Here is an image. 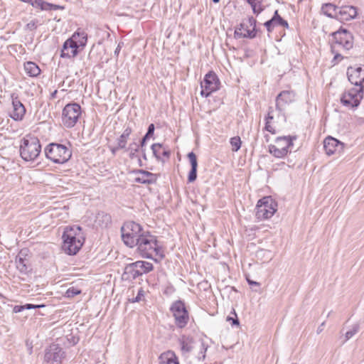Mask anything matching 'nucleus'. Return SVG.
<instances>
[{"label": "nucleus", "mask_w": 364, "mask_h": 364, "mask_svg": "<svg viewBox=\"0 0 364 364\" xmlns=\"http://www.w3.org/2000/svg\"><path fill=\"white\" fill-rule=\"evenodd\" d=\"M82 114V109L76 102L68 103L65 106L62 112V122L67 128L73 127L77 122Z\"/></svg>", "instance_id": "10"}, {"label": "nucleus", "mask_w": 364, "mask_h": 364, "mask_svg": "<svg viewBox=\"0 0 364 364\" xmlns=\"http://www.w3.org/2000/svg\"><path fill=\"white\" fill-rule=\"evenodd\" d=\"M237 28H241V31L245 30V31H247V29H249L248 26L245 24L244 22L240 23V25L237 26Z\"/></svg>", "instance_id": "53"}, {"label": "nucleus", "mask_w": 364, "mask_h": 364, "mask_svg": "<svg viewBox=\"0 0 364 364\" xmlns=\"http://www.w3.org/2000/svg\"><path fill=\"white\" fill-rule=\"evenodd\" d=\"M30 4L35 9L47 11L48 2L43 0H32Z\"/></svg>", "instance_id": "33"}, {"label": "nucleus", "mask_w": 364, "mask_h": 364, "mask_svg": "<svg viewBox=\"0 0 364 364\" xmlns=\"http://www.w3.org/2000/svg\"><path fill=\"white\" fill-rule=\"evenodd\" d=\"M65 358V352L63 348L55 343L50 344L45 349L44 362L48 363H61Z\"/></svg>", "instance_id": "14"}, {"label": "nucleus", "mask_w": 364, "mask_h": 364, "mask_svg": "<svg viewBox=\"0 0 364 364\" xmlns=\"http://www.w3.org/2000/svg\"><path fill=\"white\" fill-rule=\"evenodd\" d=\"M22 306L23 307V310L25 309H39V308H42V307H45L46 306L44 304H39V305H35V304H26L25 305H22Z\"/></svg>", "instance_id": "45"}, {"label": "nucleus", "mask_w": 364, "mask_h": 364, "mask_svg": "<svg viewBox=\"0 0 364 364\" xmlns=\"http://www.w3.org/2000/svg\"><path fill=\"white\" fill-rule=\"evenodd\" d=\"M173 364H180L179 361H178V358L176 357V358L175 359L174 362H173Z\"/></svg>", "instance_id": "62"}, {"label": "nucleus", "mask_w": 364, "mask_h": 364, "mask_svg": "<svg viewBox=\"0 0 364 364\" xmlns=\"http://www.w3.org/2000/svg\"><path fill=\"white\" fill-rule=\"evenodd\" d=\"M22 311H23L22 305H16L13 309V312L16 314L21 312Z\"/></svg>", "instance_id": "51"}, {"label": "nucleus", "mask_w": 364, "mask_h": 364, "mask_svg": "<svg viewBox=\"0 0 364 364\" xmlns=\"http://www.w3.org/2000/svg\"><path fill=\"white\" fill-rule=\"evenodd\" d=\"M360 330V324L355 323L353 325L352 328L348 331L345 334V341L351 338L354 335H355Z\"/></svg>", "instance_id": "37"}, {"label": "nucleus", "mask_w": 364, "mask_h": 364, "mask_svg": "<svg viewBox=\"0 0 364 364\" xmlns=\"http://www.w3.org/2000/svg\"><path fill=\"white\" fill-rule=\"evenodd\" d=\"M109 150L110 151L112 152V155L115 156L117 152L119 150V149H122V148H119V144H117V145L116 146H109Z\"/></svg>", "instance_id": "50"}, {"label": "nucleus", "mask_w": 364, "mask_h": 364, "mask_svg": "<svg viewBox=\"0 0 364 364\" xmlns=\"http://www.w3.org/2000/svg\"><path fill=\"white\" fill-rule=\"evenodd\" d=\"M279 17H281V16L279 14L278 10H276L271 19L276 21Z\"/></svg>", "instance_id": "55"}, {"label": "nucleus", "mask_w": 364, "mask_h": 364, "mask_svg": "<svg viewBox=\"0 0 364 364\" xmlns=\"http://www.w3.org/2000/svg\"><path fill=\"white\" fill-rule=\"evenodd\" d=\"M45 155L55 164H64L67 162L72 156V151L65 145L50 143L44 149Z\"/></svg>", "instance_id": "5"}, {"label": "nucleus", "mask_w": 364, "mask_h": 364, "mask_svg": "<svg viewBox=\"0 0 364 364\" xmlns=\"http://www.w3.org/2000/svg\"><path fill=\"white\" fill-rule=\"evenodd\" d=\"M280 26L284 27V28H289V23L288 22L284 19V21L280 23Z\"/></svg>", "instance_id": "59"}, {"label": "nucleus", "mask_w": 364, "mask_h": 364, "mask_svg": "<svg viewBox=\"0 0 364 364\" xmlns=\"http://www.w3.org/2000/svg\"><path fill=\"white\" fill-rule=\"evenodd\" d=\"M38 25V21L33 19L26 25V28L29 31H34L37 28Z\"/></svg>", "instance_id": "41"}, {"label": "nucleus", "mask_w": 364, "mask_h": 364, "mask_svg": "<svg viewBox=\"0 0 364 364\" xmlns=\"http://www.w3.org/2000/svg\"><path fill=\"white\" fill-rule=\"evenodd\" d=\"M335 53V55H334V58L333 59V62L336 61V60H341L343 59V56L339 54V53H336V52L334 53Z\"/></svg>", "instance_id": "56"}, {"label": "nucleus", "mask_w": 364, "mask_h": 364, "mask_svg": "<svg viewBox=\"0 0 364 364\" xmlns=\"http://www.w3.org/2000/svg\"><path fill=\"white\" fill-rule=\"evenodd\" d=\"M338 12L337 20L341 22L350 21L358 15L357 8L350 5L340 6Z\"/></svg>", "instance_id": "18"}, {"label": "nucleus", "mask_w": 364, "mask_h": 364, "mask_svg": "<svg viewBox=\"0 0 364 364\" xmlns=\"http://www.w3.org/2000/svg\"><path fill=\"white\" fill-rule=\"evenodd\" d=\"M80 226H68L65 228L62 239V249L69 255H76L83 245L85 239L81 235Z\"/></svg>", "instance_id": "2"}, {"label": "nucleus", "mask_w": 364, "mask_h": 364, "mask_svg": "<svg viewBox=\"0 0 364 364\" xmlns=\"http://www.w3.org/2000/svg\"><path fill=\"white\" fill-rule=\"evenodd\" d=\"M64 9L65 7L63 6L53 4L48 2L47 11L63 10Z\"/></svg>", "instance_id": "44"}, {"label": "nucleus", "mask_w": 364, "mask_h": 364, "mask_svg": "<svg viewBox=\"0 0 364 364\" xmlns=\"http://www.w3.org/2000/svg\"><path fill=\"white\" fill-rule=\"evenodd\" d=\"M284 21V18L282 17H279L274 23H276L277 26H280V23Z\"/></svg>", "instance_id": "61"}, {"label": "nucleus", "mask_w": 364, "mask_h": 364, "mask_svg": "<svg viewBox=\"0 0 364 364\" xmlns=\"http://www.w3.org/2000/svg\"><path fill=\"white\" fill-rule=\"evenodd\" d=\"M332 45L331 52L335 53L336 46H340L345 50H350L353 46V36L346 28H340L331 33Z\"/></svg>", "instance_id": "9"}, {"label": "nucleus", "mask_w": 364, "mask_h": 364, "mask_svg": "<svg viewBox=\"0 0 364 364\" xmlns=\"http://www.w3.org/2000/svg\"><path fill=\"white\" fill-rule=\"evenodd\" d=\"M231 314H233L234 315V317L231 316H228L226 318V321L231 323V325L233 326H239L240 325V321H239V319L237 318V314L235 311V309H232V311H231Z\"/></svg>", "instance_id": "38"}, {"label": "nucleus", "mask_w": 364, "mask_h": 364, "mask_svg": "<svg viewBox=\"0 0 364 364\" xmlns=\"http://www.w3.org/2000/svg\"><path fill=\"white\" fill-rule=\"evenodd\" d=\"M183 355H186L193 349L194 339L191 336L181 335L178 339Z\"/></svg>", "instance_id": "22"}, {"label": "nucleus", "mask_w": 364, "mask_h": 364, "mask_svg": "<svg viewBox=\"0 0 364 364\" xmlns=\"http://www.w3.org/2000/svg\"><path fill=\"white\" fill-rule=\"evenodd\" d=\"M245 33H242L241 31V28H235V32H234V37L236 39L245 38Z\"/></svg>", "instance_id": "46"}, {"label": "nucleus", "mask_w": 364, "mask_h": 364, "mask_svg": "<svg viewBox=\"0 0 364 364\" xmlns=\"http://www.w3.org/2000/svg\"><path fill=\"white\" fill-rule=\"evenodd\" d=\"M41 151L39 139L36 136H27L21 139L20 155L25 161H33Z\"/></svg>", "instance_id": "4"}, {"label": "nucleus", "mask_w": 364, "mask_h": 364, "mask_svg": "<svg viewBox=\"0 0 364 364\" xmlns=\"http://www.w3.org/2000/svg\"><path fill=\"white\" fill-rule=\"evenodd\" d=\"M272 112H273V109H272V107H270L269 108L268 113H270V114H272Z\"/></svg>", "instance_id": "63"}, {"label": "nucleus", "mask_w": 364, "mask_h": 364, "mask_svg": "<svg viewBox=\"0 0 364 364\" xmlns=\"http://www.w3.org/2000/svg\"><path fill=\"white\" fill-rule=\"evenodd\" d=\"M135 173L139 174V176L134 179V181L136 183L153 184L156 182L157 177L156 174L153 173L142 169L135 171Z\"/></svg>", "instance_id": "21"}, {"label": "nucleus", "mask_w": 364, "mask_h": 364, "mask_svg": "<svg viewBox=\"0 0 364 364\" xmlns=\"http://www.w3.org/2000/svg\"><path fill=\"white\" fill-rule=\"evenodd\" d=\"M326 324V322L323 321V323H321V324L318 327L317 330H316V333L317 334H320L323 330V326H325Z\"/></svg>", "instance_id": "54"}, {"label": "nucleus", "mask_w": 364, "mask_h": 364, "mask_svg": "<svg viewBox=\"0 0 364 364\" xmlns=\"http://www.w3.org/2000/svg\"><path fill=\"white\" fill-rule=\"evenodd\" d=\"M190 164H191V170L188 173V183L194 182L197 178V168H198V161L196 155L193 152H190L187 155Z\"/></svg>", "instance_id": "25"}, {"label": "nucleus", "mask_w": 364, "mask_h": 364, "mask_svg": "<svg viewBox=\"0 0 364 364\" xmlns=\"http://www.w3.org/2000/svg\"><path fill=\"white\" fill-rule=\"evenodd\" d=\"M24 70L26 73L31 77H36L41 74V69L38 65L32 61L24 63Z\"/></svg>", "instance_id": "27"}, {"label": "nucleus", "mask_w": 364, "mask_h": 364, "mask_svg": "<svg viewBox=\"0 0 364 364\" xmlns=\"http://www.w3.org/2000/svg\"><path fill=\"white\" fill-rule=\"evenodd\" d=\"M295 94L291 90L282 91L276 97V109L282 112L286 105L294 102Z\"/></svg>", "instance_id": "17"}, {"label": "nucleus", "mask_w": 364, "mask_h": 364, "mask_svg": "<svg viewBox=\"0 0 364 364\" xmlns=\"http://www.w3.org/2000/svg\"><path fill=\"white\" fill-rule=\"evenodd\" d=\"M247 282L248 283L249 285L250 286H257V287H259L260 286V284L257 282H255L253 280H251L250 279H247Z\"/></svg>", "instance_id": "52"}, {"label": "nucleus", "mask_w": 364, "mask_h": 364, "mask_svg": "<svg viewBox=\"0 0 364 364\" xmlns=\"http://www.w3.org/2000/svg\"><path fill=\"white\" fill-rule=\"evenodd\" d=\"M296 136H279L275 140V144L269 145V151L277 158H283L291 150L289 149L294 145V140Z\"/></svg>", "instance_id": "6"}, {"label": "nucleus", "mask_w": 364, "mask_h": 364, "mask_svg": "<svg viewBox=\"0 0 364 364\" xmlns=\"http://www.w3.org/2000/svg\"><path fill=\"white\" fill-rule=\"evenodd\" d=\"M144 232L141 225L134 221H127L121 228L122 239L129 247H136L137 241Z\"/></svg>", "instance_id": "3"}, {"label": "nucleus", "mask_w": 364, "mask_h": 364, "mask_svg": "<svg viewBox=\"0 0 364 364\" xmlns=\"http://www.w3.org/2000/svg\"><path fill=\"white\" fill-rule=\"evenodd\" d=\"M121 44H123V43H119L118 44V46H117V48H116V49H115V50H114V54H115L116 55H119V53L120 49H121V48H122V45H121Z\"/></svg>", "instance_id": "58"}, {"label": "nucleus", "mask_w": 364, "mask_h": 364, "mask_svg": "<svg viewBox=\"0 0 364 364\" xmlns=\"http://www.w3.org/2000/svg\"><path fill=\"white\" fill-rule=\"evenodd\" d=\"M80 293H81L80 290H79L75 287H70L66 291L65 296L68 298H73L75 296L80 294Z\"/></svg>", "instance_id": "39"}, {"label": "nucleus", "mask_w": 364, "mask_h": 364, "mask_svg": "<svg viewBox=\"0 0 364 364\" xmlns=\"http://www.w3.org/2000/svg\"><path fill=\"white\" fill-rule=\"evenodd\" d=\"M266 138V141H269V135H265L264 136Z\"/></svg>", "instance_id": "64"}, {"label": "nucleus", "mask_w": 364, "mask_h": 364, "mask_svg": "<svg viewBox=\"0 0 364 364\" xmlns=\"http://www.w3.org/2000/svg\"><path fill=\"white\" fill-rule=\"evenodd\" d=\"M220 81L218 75L213 71H209L200 82V95L203 97H208L213 92L220 89Z\"/></svg>", "instance_id": "11"}, {"label": "nucleus", "mask_w": 364, "mask_h": 364, "mask_svg": "<svg viewBox=\"0 0 364 364\" xmlns=\"http://www.w3.org/2000/svg\"><path fill=\"white\" fill-rule=\"evenodd\" d=\"M154 156L158 161L164 163L165 161L162 156L168 159L171 156V151L164 147V145L160 143L153 144L151 146Z\"/></svg>", "instance_id": "20"}, {"label": "nucleus", "mask_w": 364, "mask_h": 364, "mask_svg": "<svg viewBox=\"0 0 364 364\" xmlns=\"http://www.w3.org/2000/svg\"><path fill=\"white\" fill-rule=\"evenodd\" d=\"M65 41L64 42V43L63 45V48L61 50V53H60L61 58H73L77 55L73 54V48L67 46L66 49H65Z\"/></svg>", "instance_id": "36"}, {"label": "nucleus", "mask_w": 364, "mask_h": 364, "mask_svg": "<svg viewBox=\"0 0 364 364\" xmlns=\"http://www.w3.org/2000/svg\"><path fill=\"white\" fill-rule=\"evenodd\" d=\"M154 130H155L154 124H150L148 127L146 133L145 134V135L142 137V139L139 141L141 148H143L146 145V141L153 136V135L154 134Z\"/></svg>", "instance_id": "32"}, {"label": "nucleus", "mask_w": 364, "mask_h": 364, "mask_svg": "<svg viewBox=\"0 0 364 364\" xmlns=\"http://www.w3.org/2000/svg\"><path fill=\"white\" fill-rule=\"evenodd\" d=\"M247 22L249 26L252 27V29H257V20L253 16L249 17Z\"/></svg>", "instance_id": "47"}, {"label": "nucleus", "mask_w": 364, "mask_h": 364, "mask_svg": "<svg viewBox=\"0 0 364 364\" xmlns=\"http://www.w3.org/2000/svg\"><path fill=\"white\" fill-rule=\"evenodd\" d=\"M176 357V355L172 350H168L163 353L159 356L160 364H173Z\"/></svg>", "instance_id": "30"}, {"label": "nucleus", "mask_w": 364, "mask_h": 364, "mask_svg": "<svg viewBox=\"0 0 364 364\" xmlns=\"http://www.w3.org/2000/svg\"><path fill=\"white\" fill-rule=\"evenodd\" d=\"M170 311L174 318V323L178 328H185L189 321V313L182 300L173 301L170 306Z\"/></svg>", "instance_id": "7"}, {"label": "nucleus", "mask_w": 364, "mask_h": 364, "mask_svg": "<svg viewBox=\"0 0 364 364\" xmlns=\"http://www.w3.org/2000/svg\"><path fill=\"white\" fill-rule=\"evenodd\" d=\"M343 144L338 139L328 136L323 141V148L327 155L330 156L333 154L338 150L342 149Z\"/></svg>", "instance_id": "19"}, {"label": "nucleus", "mask_w": 364, "mask_h": 364, "mask_svg": "<svg viewBox=\"0 0 364 364\" xmlns=\"http://www.w3.org/2000/svg\"><path fill=\"white\" fill-rule=\"evenodd\" d=\"M270 122H266L264 126V130L270 132L272 134H276V130L272 127Z\"/></svg>", "instance_id": "48"}, {"label": "nucleus", "mask_w": 364, "mask_h": 364, "mask_svg": "<svg viewBox=\"0 0 364 364\" xmlns=\"http://www.w3.org/2000/svg\"><path fill=\"white\" fill-rule=\"evenodd\" d=\"M17 269L23 274H28L32 271L31 264L28 259L21 256V252L16 257Z\"/></svg>", "instance_id": "24"}, {"label": "nucleus", "mask_w": 364, "mask_h": 364, "mask_svg": "<svg viewBox=\"0 0 364 364\" xmlns=\"http://www.w3.org/2000/svg\"><path fill=\"white\" fill-rule=\"evenodd\" d=\"M11 99L13 106V111L10 117L15 121H21L26 114V108L19 100L18 96L16 93L11 95Z\"/></svg>", "instance_id": "16"}, {"label": "nucleus", "mask_w": 364, "mask_h": 364, "mask_svg": "<svg viewBox=\"0 0 364 364\" xmlns=\"http://www.w3.org/2000/svg\"><path fill=\"white\" fill-rule=\"evenodd\" d=\"M137 265L136 262L127 264L122 274V279L125 281H132L139 277V274Z\"/></svg>", "instance_id": "23"}, {"label": "nucleus", "mask_w": 364, "mask_h": 364, "mask_svg": "<svg viewBox=\"0 0 364 364\" xmlns=\"http://www.w3.org/2000/svg\"><path fill=\"white\" fill-rule=\"evenodd\" d=\"M132 132L130 127H127L124 130L123 133L117 139V143L119 144V148L126 149L127 140Z\"/></svg>", "instance_id": "29"}, {"label": "nucleus", "mask_w": 364, "mask_h": 364, "mask_svg": "<svg viewBox=\"0 0 364 364\" xmlns=\"http://www.w3.org/2000/svg\"><path fill=\"white\" fill-rule=\"evenodd\" d=\"M250 6L252 9L253 14L256 16H258L265 9V6L262 4V0L257 1L255 4L251 5Z\"/></svg>", "instance_id": "34"}, {"label": "nucleus", "mask_w": 364, "mask_h": 364, "mask_svg": "<svg viewBox=\"0 0 364 364\" xmlns=\"http://www.w3.org/2000/svg\"><path fill=\"white\" fill-rule=\"evenodd\" d=\"M138 252L144 258L151 259L155 262H160L165 255L162 247L159 245L156 236L153 235L149 231L141 235L136 244Z\"/></svg>", "instance_id": "1"}, {"label": "nucleus", "mask_w": 364, "mask_h": 364, "mask_svg": "<svg viewBox=\"0 0 364 364\" xmlns=\"http://www.w3.org/2000/svg\"><path fill=\"white\" fill-rule=\"evenodd\" d=\"M87 41V34L80 28L77 29L73 36L65 41V49L67 46L73 48V54L77 55L82 50Z\"/></svg>", "instance_id": "13"}, {"label": "nucleus", "mask_w": 364, "mask_h": 364, "mask_svg": "<svg viewBox=\"0 0 364 364\" xmlns=\"http://www.w3.org/2000/svg\"><path fill=\"white\" fill-rule=\"evenodd\" d=\"M142 296H144V290L141 288L139 290L136 296L132 300V302H139V301H141Z\"/></svg>", "instance_id": "49"}, {"label": "nucleus", "mask_w": 364, "mask_h": 364, "mask_svg": "<svg viewBox=\"0 0 364 364\" xmlns=\"http://www.w3.org/2000/svg\"><path fill=\"white\" fill-rule=\"evenodd\" d=\"M256 210V218L258 220L269 219L276 213L277 203L271 196H265L259 200Z\"/></svg>", "instance_id": "8"}, {"label": "nucleus", "mask_w": 364, "mask_h": 364, "mask_svg": "<svg viewBox=\"0 0 364 364\" xmlns=\"http://www.w3.org/2000/svg\"><path fill=\"white\" fill-rule=\"evenodd\" d=\"M339 7L340 6H336L331 3H326L322 5L321 11L328 17L337 19Z\"/></svg>", "instance_id": "26"}, {"label": "nucleus", "mask_w": 364, "mask_h": 364, "mask_svg": "<svg viewBox=\"0 0 364 364\" xmlns=\"http://www.w3.org/2000/svg\"><path fill=\"white\" fill-rule=\"evenodd\" d=\"M137 269L139 270V276L144 274H147L154 269V266L151 263L145 261H136Z\"/></svg>", "instance_id": "31"}, {"label": "nucleus", "mask_w": 364, "mask_h": 364, "mask_svg": "<svg viewBox=\"0 0 364 364\" xmlns=\"http://www.w3.org/2000/svg\"><path fill=\"white\" fill-rule=\"evenodd\" d=\"M274 119L273 114H270V113H267V116L265 117V121L266 122H270Z\"/></svg>", "instance_id": "57"}, {"label": "nucleus", "mask_w": 364, "mask_h": 364, "mask_svg": "<svg viewBox=\"0 0 364 364\" xmlns=\"http://www.w3.org/2000/svg\"><path fill=\"white\" fill-rule=\"evenodd\" d=\"M140 148H141L140 143L138 144L135 141H133L132 143L129 144L128 147L126 146V149H124L125 150V151L129 152V156L130 159H135V158L139 159V161L140 162V166H141L142 165L141 164V160H140L139 156L137 155V153L139 152Z\"/></svg>", "instance_id": "28"}, {"label": "nucleus", "mask_w": 364, "mask_h": 364, "mask_svg": "<svg viewBox=\"0 0 364 364\" xmlns=\"http://www.w3.org/2000/svg\"><path fill=\"white\" fill-rule=\"evenodd\" d=\"M230 143L232 146V151L234 152L237 151L242 144V141L240 136H233L230 138Z\"/></svg>", "instance_id": "35"}, {"label": "nucleus", "mask_w": 364, "mask_h": 364, "mask_svg": "<svg viewBox=\"0 0 364 364\" xmlns=\"http://www.w3.org/2000/svg\"><path fill=\"white\" fill-rule=\"evenodd\" d=\"M347 76L351 84L357 87H364V68L360 65L350 66L347 69Z\"/></svg>", "instance_id": "15"}, {"label": "nucleus", "mask_w": 364, "mask_h": 364, "mask_svg": "<svg viewBox=\"0 0 364 364\" xmlns=\"http://www.w3.org/2000/svg\"><path fill=\"white\" fill-rule=\"evenodd\" d=\"M364 87L352 88L345 92L341 97V103L348 107H357L363 98Z\"/></svg>", "instance_id": "12"}, {"label": "nucleus", "mask_w": 364, "mask_h": 364, "mask_svg": "<svg viewBox=\"0 0 364 364\" xmlns=\"http://www.w3.org/2000/svg\"><path fill=\"white\" fill-rule=\"evenodd\" d=\"M98 218H102V223H105V226L111 224L112 218L109 214L102 213L98 214Z\"/></svg>", "instance_id": "40"}, {"label": "nucleus", "mask_w": 364, "mask_h": 364, "mask_svg": "<svg viewBox=\"0 0 364 364\" xmlns=\"http://www.w3.org/2000/svg\"><path fill=\"white\" fill-rule=\"evenodd\" d=\"M274 23L275 21H274L272 19H269L264 23L269 33H271L273 31L274 26H277Z\"/></svg>", "instance_id": "42"}, {"label": "nucleus", "mask_w": 364, "mask_h": 364, "mask_svg": "<svg viewBox=\"0 0 364 364\" xmlns=\"http://www.w3.org/2000/svg\"><path fill=\"white\" fill-rule=\"evenodd\" d=\"M141 152L142 158L144 160H147L146 154L145 149H144V147L141 148Z\"/></svg>", "instance_id": "60"}, {"label": "nucleus", "mask_w": 364, "mask_h": 364, "mask_svg": "<svg viewBox=\"0 0 364 364\" xmlns=\"http://www.w3.org/2000/svg\"><path fill=\"white\" fill-rule=\"evenodd\" d=\"M257 29H247V31L245 33V38H255L257 36Z\"/></svg>", "instance_id": "43"}]
</instances>
